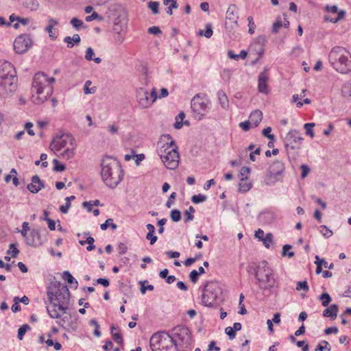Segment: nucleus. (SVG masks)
<instances>
[{"label": "nucleus", "instance_id": "nucleus-1", "mask_svg": "<svg viewBox=\"0 0 351 351\" xmlns=\"http://www.w3.org/2000/svg\"><path fill=\"white\" fill-rule=\"evenodd\" d=\"M47 295L51 306L47 307V312L51 318H60L62 313H66L70 300V291L66 285L60 282H52L48 288Z\"/></svg>", "mask_w": 351, "mask_h": 351}, {"label": "nucleus", "instance_id": "nucleus-2", "mask_svg": "<svg viewBox=\"0 0 351 351\" xmlns=\"http://www.w3.org/2000/svg\"><path fill=\"white\" fill-rule=\"evenodd\" d=\"M55 82V78L47 77L44 73L35 74L32 82V100L35 104L39 105L44 103L52 94L53 87L51 84Z\"/></svg>", "mask_w": 351, "mask_h": 351}, {"label": "nucleus", "instance_id": "nucleus-3", "mask_svg": "<svg viewBox=\"0 0 351 351\" xmlns=\"http://www.w3.org/2000/svg\"><path fill=\"white\" fill-rule=\"evenodd\" d=\"M101 175L104 182L110 188H115L122 180L123 171L119 162L106 156L101 162Z\"/></svg>", "mask_w": 351, "mask_h": 351}, {"label": "nucleus", "instance_id": "nucleus-4", "mask_svg": "<svg viewBox=\"0 0 351 351\" xmlns=\"http://www.w3.org/2000/svg\"><path fill=\"white\" fill-rule=\"evenodd\" d=\"M49 147L58 157L69 160L75 155L76 142L71 134H64L54 137Z\"/></svg>", "mask_w": 351, "mask_h": 351}, {"label": "nucleus", "instance_id": "nucleus-5", "mask_svg": "<svg viewBox=\"0 0 351 351\" xmlns=\"http://www.w3.org/2000/svg\"><path fill=\"white\" fill-rule=\"evenodd\" d=\"M254 276L259 289L265 293H271L276 280L274 271L267 261H263L257 265L254 269Z\"/></svg>", "mask_w": 351, "mask_h": 351}, {"label": "nucleus", "instance_id": "nucleus-6", "mask_svg": "<svg viewBox=\"0 0 351 351\" xmlns=\"http://www.w3.org/2000/svg\"><path fill=\"white\" fill-rule=\"evenodd\" d=\"M328 60L333 69L341 73L351 71V55L344 47H333L329 53Z\"/></svg>", "mask_w": 351, "mask_h": 351}, {"label": "nucleus", "instance_id": "nucleus-7", "mask_svg": "<svg viewBox=\"0 0 351 351\" xmlns=\"http://www.w3.org/2000/svg\"><path fill=\"white\" fill-rule=\"evenodd\" d=\"M150 347L153 351H179L174 338L164 332L155 333L152 336Z\"/></svg>", "mask_w": 351, "mask_h": 351}, {"label": "nucleus", "instance_id": "nucleus-8", "mask_svg": "<svg viewBox=\"0 0 351 351\" xmlns=\"http://www.w3.org/2000/svg\"><path fill=\"white\" fill-rule=\"evenodd\" d=\"M221 293V290L217 282H208L203 291L202 303L206 306H213Z\"/></svg>", "mask_w": 351, "mask_h": 351}, {"label": "nucleus", "instance_id": "nucleus-9", "mask_svg": "<svg viewBox=\"0 0 351 351\" xmlns=\"http://www.w3.org/2000/svg\"><path fill=\"white\" fill-rule=\"evenodd\" d=\"M177 343L178 348L188 347L192 343L191 332L185 326H177L172 330V336Z\"/></svg>", "mask_w": 351, "mask_h": 351}, {"label": "nucleus", "instance_id": "nucleus-10", "mask_svg": "<svg viewBox=\"0 0 351 351\" xmlns=\"http://www.w3.org/2000/svg\"><path fill=\"white\" fill-rule=\"evenodd\" d=\"M285 165L280 160L274 161L269 167L265 178V183L267 186L273 185L282 180L285 171Z\"/></svg>", "mask_w": 351, "mask_h": 351}, {"label": "nucleus", "instance_id": "nucleus-11", "mask_svg": "<svg viewBox=\"0 0 351 351\" xmlns=\"http://www.w3.org/2000/svg\"><path fill=\"white\" fill-rule=\"evenodd\" d=\"M191 108L195 117L198 120L202 119L208 109L207 99L196 95L191 100Z\"/></svg>", "mask_w": 351, "mask_h": 351}, {"label": "nucleus", "instance_id": "nucleus-12", "mask_svg": "<svg viewBox=\"0 0 351 351\" xmlns=\"http://www.w3.org/2000/svg\"><path fill=\"white\" fill-rule=\"evenodd\" d=\"M172 152L165 153V150H162L159 152L160 158L165 165V166L169 169H175L178 167L179 163V154L178 151H174L173 149H171Z\"/></svg>", "mask_w": 351, "mask_h": 351}, {"label": "nucleus", "instance_id": "nucleus-13", "mask_svg": "<svg viewBox=\"0 0 351 351\" xmlns=\"http://www.w3.org/2000/svg\"><path fill=\"white\" fill-rule=\"evenodd\" d=\"M32 43L30 35L21 34L15 39L14 49L17 53H23L32 46Z\"/></svg>", "mask_w": 351, "mask_h": 351}, {"label": "nucleus", "instance_id": "nucleus-14", "mask_svg": "<svg viewBox=\"0 0 351 351\" xmlns=\"http://www.w3.org/2000/svg\"><path fill=\"white\" fill-rule=\"evenodd\" d=\"M17 81L16 71L13 65L8 61H0V80Z\"/></svg>", "mask_w": 351, "mask_h": 351}, {"label": "nucleus", "instance_id": "nucleus-15", "mask_svg": "<svg viewBox=\"0 0 351 351\" xmlns=\"http://www.w3.org/2000/svg\"><path fill=\"white\" fill-rule=\"evenodd\" d=\"M158 145L160 147L158 149V154L162 150H165V153L172 152L171 149H173L174 151H178V147L175 143V141L173 140L172 137L168 134H162L160 136V141L158 143Z\"/></svg>", "mask_w": 351, "mask_h": 351}, {"label": "nucleus", "instance_id": "nucleus-16", "mask_svg": "<svg viewBox=\"0 0 351 351\" xmlns=\"http://www.w3.org/2000/svg\"><path fill=\"white\" fill-rule=\"evenodd\" d=\"M16 88V81L0 80V97L8 98L12 95Z\"/></svg>", "mask_w": 351, "mask_h": 351}, {"label": "nucleus", "instance_id": "nucleus-17", "mask_svg": "<svg viewBox=\"0 0 351 351\" xmlns=\"http://www.w3.org/2000/svg\"><path fill=\"white\" fill-rule=\"evenodd\" d=\"M64 313H62V315ZM65 315L62 317V316L59 318L60 319L57 321V323L64 328L71 329L72 330H75L77 328V319L75 316H72L71 314L64 313Z\"/></svg>", "mask_w": 351, "mask_h": 351}, {"label": "nucleus", "instance_id": "nucleus-18", "mask_svg": "<svg viewBox=\"0 0 351 351\" xmlns=\"http://www.w3.org/2000/svg\"><path fill=\"white\" fill-rule=\"evenodd\" d=\"M239 8L235 4H231L228 6L226 11V19L232 23L231 28L238 25Z\"/></svg>", "mask_w": 351, "mask_h": 351}, {"label": "nucleus", "instance_id": "nucleus-19", "mask_svg": "<svg viewBox=\"0 0 351 351\" xmlns=\"http://www.w3.org/2000/svg\"><path fill=\"white\" fill-rule=\"evenodd\" d=\"M303 140V138L302 137L299 131L296 130H291L288 134L286 135L285 141H287V143L285 145V148L287 152L289 153V149H293L294 146L293 145H289V142L290 143H297L298 141H301Z\"/></svg>", "mask_w": 351, "mask_h": 351}, {"label": "nucleus", "instance_id": "nucleus-20", "mask_svg": "<svg viewBox=\"0 0 351 351\" xmlns=\"http://www.w3.org/2000/svg\"><path fill=\"white\" fill-rule=\"evenodd\" d=\"M137 98L138 104L142 108H147L153 104V101L149 98L148 92L143 88L138 90Z\"/></svg>", "mask_w": 351, "mask_h": 351}, {"label": "nucleus", "instance_id": "nucleus-21", "mask_svg": "<svg viewBox=\"0 0 351 351\" xmlns=\"http://www.w3.org/2000/svg\"><path fill=\"white\" fill-rule=\"evenodd\" d=\"M45 188L44 182L37 175L33 176L31 178V182L27 184V189L32 193H37L41 189Z\"/></svg>", "mask_w": 351, "mask_h": 351}, {"label": "nucleus", "instance_id": "nucleus-22", "mask_svg": "<svg viewBox=\"0 0 351 351\" xmlns=\"http://www.w3.org/2000/svg\"><path fill=\"white\" fill-rule=\"evenodd\" d=\"M269 77L267 75V69H265L258 75V91L261 93L267 94L268 93V82Z\"/></svg>", "mask_w": 351, "mask_h": 351}, {"label": "nucleus", "instance_id": "nucleus-23", "mask_svg": "<svg viewBox=\"0 0 351 351\" xmlns=\"http://www.w3.org/2000/svg\"><path fill=\"white\" fill-rule=\"evenodd\" d=\"M26 243L29 245L36 246L40 243V236L36 230H32L26 238Z\"/></svg>", "mask_w": 351, "mask_h": 351}, {"label": "nucleus", "instance_id": "nucleus-24", "mask_svg": "<svg viewBox=\"0 0 351 351\" xmlns=\"http://www.w3.org/2000/svg\"><path fill=\"white\" fill-rule=\"evenodd\" d=\"M339 311V306L337 304H332L328 308L324 309L323 312V315L324 317H330L332 319H335L337 316V313Z\"/></svg>", "mask_w": 351, "mask_h": 351}, {"label": "nucleus", "instance_id": "nucleus-25", "mask_svg": "<svg viewBox=\"0 0 351 351\" xmlns=\"http://www.w3.org/2000/svg\"><path fill=\"white\" fill-rule=\"evenodd\" d=\"M263 119V113L259 110L253 111L250 115V121L252 125L256 127Z\"/></svg>", "mask_w": 351, "mask_h": 351}, {"label": "nucleus", "instance_id": "nucleus-26", "mask_svg": "<svg viewBox=\"0 0 351 351\" xmlns=\"http://www.w3.org/2000/svg\"><path fill=\"white\" fill-rule=\"evenodd\" d=\"M217 97L221 108L224 110H227L229 108V100L225 92L221 90H219Z\"/></svg>", "mask_w": 351, "mask_h": 351}, {"label": "nucleus", "instance_id": "nucleus-27", "mask_svg": "<svg viewBox=\"0 0 351 351\" xmlns=\"http://www.w3.org/2000/svg\"><path fill=\"white\" fill-rule=\"evenodd\" d=\"M80 37L79 34H75L72 37L66 36L64 38V42L66 43L67 47L72 48L75 44L77 45L80 43Z\"/></svg>", "mask_w": 351, "mask_h": 351}, {"label": "nucleus", "instance_id": "nucleus-28", "mask_svg": "<svg viewBox=\"0 0 351 351\" xmlns=\"http://www.w3.org/2000/svg\"><path fill=\"white\" fill-rule=\"evenodd\" d=\"M58 24V23L56 19H50L48 21V25L45 28V31L49 34V37L53 39H56L57 38L56 32L53 31V28Z\"/></svg>", "mask_w": 351, "mask_h": 351}, {"label": "nucleus", "instance_id": "nucleus-29", "mask_svg": "<svg viewBox=\"0 0 351 351\" xmlns=\"http://www.w3.org/2000/svg\"><path fill=\"white\" fill-rule=\"evenodd\" d=\"M345 11L341 10L338 12V14L336 16H332L330 14L325 15L324 21L335 23L342 19L345 16Z\"/></svg>", "mask_w": 351, "mask_h": 351}, {"label": "nucleus", "instance_id": "nucleus-30", "mask_svg": "<svg viewBox=\"0 0 351 351\" xmlns=\"http://www.w3.org/2000/svg\"><path fill=\"white\" fill-rule=\"evenodd\" d=\"M252 184L245 180L244 178H240V182L239 184V191L241 193H246L251 189Z\"/></svg>", "mask_w": 351, "mask_h": 351}, {"label": "nucleus", "instance_id": "nucleus-31", "mask_svg": "<svg viewBox=\"0 0 351 351\" xmlns=\"http://www.w3.org/2000/svg\"><path fill=\"white\" fill-rule=\"evenodd\" d=\"M163 4L167 6L166 12L168 14H172V10L178 8L177 0H163Z\"/></svg>", "mask_w": 351, "mask_h": 351}, {"label": "nucleus", "instance_id": "nucleus-32", "mask_svg": "<svg viewBox=\"0 0 351 351\" xmlns=\"http://www.w3.org/2000/svg\"><path fill=\"white\" fill-rule=\"evenodd\" d=\"M247 51L245 50L241 51L240 53L236 54L232 50L228 51V56L230 59L238 60L239 58L245 59L247 57Z\"/></svg>", "mask_w": 351, "mask_h": 351}, {"label": "nucleus", "instance_id": "nucleus-33", "mask_svg": "<svg viewBox=\"0 0 351 351\" xmlns=\"http://www.w3.org/2000/svg\"><path fill=\"white\" fill-rule=\"evenodd\" d=\"M111 334L113 339L119 344L123 343V339L121 334L119 332V330L114 326H111Z\"/></svg>", "mask_w": 351, "mask_h": 351}, {"label": "nucleus", "instance_id": "nucleus-34", "mask_svg": "<svg viewBox=\"0 0 351 351\" xmlns=\"http://www.w3.org/2000/svg\"><path fill=\"white\" fill-rule=\"evenodd\" d=\"M62 278L64 280H66L67 282L70 285L74 284V287L76 289L77 287V281L72 276V275L67 271H65L62 274Z\"/></svg>", "mask_w": 351, "mask_h": 351}, {"label": "nucleus", "instance_id": "nucleus-35", "mask_svg": "<svg viewBox=\"0 0 351 351\" xmlns=\"http://www.w3.org/2000/svg\"><path fill=\"white\" fill-rule=\"evenodd\" d=\"M24 5L32 11H36L38 9L39 3L36 0H29L24 3Z\"/></svg>", "mask_w": 351, "mask_h": 351}, {"label": "nucleus", "instance_id": "nucleus-36", "mask_svg": "<svg viewBox=\"0 0 351 351\" xmlns=\"http://www.w3.org/2000/svg\"><path fill=\"white\" fill-rule=\"evenodd\" d=\"M213 29H212V26L210 24H206V31L205 32H204L203 30L200 29L199 30L198 32V35L199 36H204L206 38H209L212 36L213 35Z\"/></svg>", "mask_w": 351, "mask_h": 351}, {"label": "nucleus", "instance_id": "nucleus-37", "mask_svg": "<svg viewBox=\"0 0 351 351\" xmlns=\"http://www.w3.org/2000/svg\"><path fill=\"white\" fill-rule=\"evenodd\" d=\"M319 300L322 302L324 306H328L331 302V297L328 293H323L319 297Z\"/></svg>", "mask_w": 351, "mask_h": 351}, {"label": "nucleus", "instance_id": "nucleus-38", "mask_svg": "<svg viewBox=\"0 0 351 351\" xmlns=\"http://www.w3.org/2000/svg\"><path fill=\"white\" fill-rule=\"evenodd\" d=\"M108 227H110L112 230L117 228V226L113 223L112 219H106L105 223H102L100 226L101 229L103 230H106Z\"/></svg>", "mask_w": 351, "mask_h": 351}, {"label": "nucleus", "instance_id": "nucleus-39", "mask_svg": "<svg viewBox=\"0 0 351 351\" xmlns=\"http://www.w3.org/2000/svg\"><path fill=\"white\" fill-rule=\"evenodd\" d=\"M314 123H308L304 125V128L306 130V134L310 136L311 138L314 137V132L313 128L315 127Z\"/></svg>", "mask_w": 351, "mask_h": 351}, {"label": "nucleus", "instance_id": "nucleus-40", "mask_svg": "<svg viewBox=\"0 0 351 351\" xmlns=\"http://www.w3.org/2000/svg\"><path fill=\"white\" fill-rule=\"evenodd\" d=\"M292 248V246L291 245H285L282 247V256H287L289 258H292L294 256L293 252H288V250H291Z\"/></svg>", "mask_w": 351, "mask_h": 351}, {"label": "nucleus", "instance_id": "nucleus-41", "mask_svg": "<svg viewBox=\"0 0 351 351\" xmlns=\"http://www.w3.org/2000/svg\"><path fill=\"white\" fill-rule=\"evenodd\" d=\"M30 329V326L27 324H24L21 326L18 330V338L19 340H22L24 335L26 332Z\"/></svg>", "mask_w": 351, "mask_h": 351}, {"label": "nucleus", "instance_id": "nucleus-42", "mask_svg": "<svg viewBox=\"0 0 351 351\" xmlns=\"http://www.w3.org/2000/svg\"><path fill=\"white\" fill-rule=\"evenodd\" d=\"M315 351H330V346L326 341H322L317 346Z\"/></svg>", "mask_w": 351, "mask_h": 351}, {"label": "nucleus", "instance_id": "nucleus-43", "mask_svg": "<svg viewBox=\"0 0 351 351\" xmlns=\"http://www.w3.org/2000/svg\"><path fill=\"white\" fill-rule=\"evenodd\" d=\"M195 212V210L192 206H189V209L184 212V215L186 216V218L185 219L186 222L192 221L193 219L194 216L193 213H194Z\"/></svg>", "mask_w": 351, "mask_h": 351}, {"label": "nucleus", "instance_id": "nucleus-44", "mask_svg": "<svg viewBox=\"0 0 351 351\" xmlns=\"http://www.w3.org/2000/svg\"><path fill=\"white\" fill-rule=\"evenodd\" d=\"M170 216H171L172 221H173L175 222H178V221H180V219H181V213L180 210H178L177 209L172 210L171 211Z\"/></svg>", "mask_w": 351, "mask_h": 351}, {"label": "nucleus", "instance_id": "nucleus-45", "mask_svg": "<svg viewBox=\"0 0 351 351\" xmlns=\"http://www.w3.org/2000/svg\"><path fill=\"white\" fill-rule=\"evenodd\" d=\"M264 244V245L268 248L270 245V244L272 243L273 241V235L271 233H267L266 234V235L265 236V237H263V238L261 240Z\"/></svg>", "mask_w": 351, "mask_h": 351}, {"label": "nucleus", "instance_id": "nucleus-46", "mask_svg": "<svg viewBox=\"0 0 351 351\" xmlns=\"http://www.w3.org/2000/svg\"><path fill=\"white\" fill-rule=\"evenodd\" d=\"M206 199H207V197L206 195H204L202 194H198V195H194L192 197L191 200L194 204H199V203L204 202Z\"/></svg>", "mask_w": 351, "mask_h": 351}, {"label": "nucleus", "instance_id": "nucleus-47", "mask_svg": "<svg viewBox=\"0 0 351 351\" xmlns=\"http://www.w3.org/2000/svg\"><path fill=\"white\" fill-rule=\"evenodd\" d=\"M315 260L316 261H318V263H319L325 268H328L329 269H332L334 268L333 263H330V265H328V263L326 261L325 259H320L318 255L315 256Z\"/></svg>", "mask_w": 351, "mask_h": 351}, {"label": "nucleus", "instance_id": "nucleus-48", "mask_svg": "<svg viewBox=\"0 0 351 351\" xmlns=\"http://www.w3.org/2000/svg\"><path fill=\"white\" fill-rule=\"evenodd\" d=\"M53 163L54 164V167H53L54 171L61 172L65 169V166L63 164L60 163L58 160L53 159Z\"/></svg>", "mask_w": 351, "mask_h": 351}, {"label": "nucleus", "instance_id": "nucleus-49", "mask_svg": "<svg viewBox=\"0 0 351 351\" xmlns=\"http://www.w3.org/2000/svg\"><path fill=\"white\" fill-rule=\"evenodd\" d=\"M159 3L157 1H150L148 3V8L152 11L154 14H156L159 12L158 10Z\"/></svg>", "mask_w": 351, "mask_h": 351}, {"label": "nucleus", "instance_id": "nucleus-50", "mask_svg": "<svg viewBox=\"0 0 351 351\" xmlns=\"http://www.w3.org/2000/svg\"><path fill=\"white\" fill-rule=\"evenodd\" d=\"M296 289L298 291L303 290L307 292L309 290V287L306 281H300L297 283Z\"/></svg>", "mask_w": 351, "mask_h": 351}, {"label": "nucleus", "instance_id": "nucleus-51", "mask_svg": "<svg viewBox=\"0 0 351 351\" xmlns=\"http://www.w3.org/2000/svg\"><path fill=\"white\" fill-rule=\"evenodd\" d=\"M7 253L10 254L13 258H16L19 254V250L16 248L15 244L12 243L10 245V250Z\"/></svg>", "mask_w": 351, "mask_h": 351}, {"label": "nucleus", "instance_id": "nucleus-52", "mask_svg": "<svg viewBox=\"0 0 351 351\" xmlns=\"http://www.w3.org/2000/svg\"><path fill=\"white\" fill-rule=\"evenodd\" d=\"M247 21H248V26H249V30L248 32L250 34H253L254 33V29L256 27V25L254 22L253 17L250 16L247 17Z\"/></svg>", "mask_w": 351, "mask_h": 351}, {"label": "nucleus", "instance_id": "nucleus-53", "mask_svg": "<svg viewBox=\"0 0 351 351\" xmlns=\"http://www.w3.org/2000/svg\"><path fill=\"white\" fill-rule=\"evenodd\" d=\"M71 24L75 27L76 29H79L84 24L83 21L77 18H73L71 20Z\"/></svg>", "mask_w": 351, "mask_h": 351}, {"label": "nucleus", "instance_id": "nucleus-54", "mask_svg": "<svg viewBox=\"0 0 351 351\" xmlns=\"http://www.w3.org/2000/svg\"><path fill=\"white\" fill-rule=\"evenodd\" d=\"M92 82L90 80H87L86 82H85V84H84V93L85 94H90V93H93L95 92V87H93L92 88H89V86L91 85Z\"/></svg>", "mask_w": 351, "mask_h": 351}, {"label": "nucleus", "instance_id": "nucleus-55", "mask_svg": "<svg viewBox=\"0 0 351 351\" xmlns=\"http://www.w3.org/2000/svg\"><path fill=\"white\" fill-rule=\"evenodd\" d=\"M271 132V127H267L266 128H265L263 132H262V134L267 137V138H269V140L271 141H274V134H270Z\"/></svg>", "mask_w": 351, "mask_h": 351}, {"label": "nucleus", "instance_id": "nucleus-56", "mask_svg": "<svg viewBox=\"0 0 351 351\" xmlns=\"http://www.w3.org/2000/svg\"><path fill=\"white\" fill-rule=\"evenodd\" d=\"M322 230H320V232L322 234L326 237L329 238L332 236V232L330 229H328L326 226H321Z\"/></svg>", "mask_w": 351, "mask_h": 351}, {"label": "nucleus", "instance_id": "nucleus-57", "mask_svg": "<svg viewBox=\"0 0 351 351\" xmlns=\"http://www.w3.org/2000/svg\"><path fill=\"white\" fill-rule=\"evenodd\" d=\"M300 169H301V171H302L301 178L302 179H304V178H305L308 176V174L309 173L311 169L308 167V166L306 165H302L300 166Z\"/></svg>", "mask_w": 351, "mask_h": 351}, {"label": "nucleus", "instance_id": "nucleus-58", "mask_svg": "<svg viewBox=\"0 0 351 351\" xmlns=\"http://www.w3.org/2000/svg\"><path fill=\"white\" fill-rule=\"evenodd\" d=\"M250 172V169L247 167H243L241 169L239 176L241 178H244L245 180H247L248 174Z\"/></svg>", "mask_w": 351, "mask_h": 351}, {"label": "nucleus", "instance_id": "nucleus-59", "mask_svg": "<svg viewBox=\"0 0 351 351\" xmlns=\"http://www.w3.org/2000/svg\"><path fill=\"white\" fill-rule=\"evenodd\" d=\"M98 19L99 21L103 20V17L99 16L97 12H93L91 15L87 16L86 17V21L88 22L92 21L93 20Z\"/></svg>", "mask_w": 351, "mask_h": 351}, {"label": "nucleus", "instance_id": "nucleus-60", "mask_svg": "<svg viewBox=\"0 0 351 351\" xmlns=\"http://www.w3.org/2000/svg\"><path fill=\"white\" fill-rule=\"evenodd\" d=\"M14 304L12 306L11 309L14 313H16L21 310V306L19 305V298L14 297Z\"/></svg>", "mask_w": 351, "mask_h": 351}, {"label": "nucleus", "instance_id": "nucleus-61", "mask_svg": "<svg viewBox=\"0 0 351 351\" xmlns=\"http://www.w3.org/2000/svg\"><path fill=\"white\" fill-rule=\"evenodd\" d=\"M282 27V22L281 20L278 19L275 23H274L272 25V32L277 33L278 32L280 27Z\"/></svg>", "mask_w": 351, "mask_h": 351}, {"label": "nucleus", "instance_id": "nucleus-62", "mask_svg": "<svg viewBox=\"0 0 351 351\" xmlns=\"http://www.w3.org/2000/svg\"><path fill=\"white\" fill-rule=\"evenodd\" d=\"M86 242L88 245L86 247V250L88 251H91L95 248V246L93 245L95 242V239L92 237H88L86 238Z\"/></svg>", "mask_w": 351, "mask_h": 351}, {"label": "nucleus", "instance_id": "nucleus-63", "mask_svg": "<svg viewBox=\"0 0 351 351\" xmlns=\"http://www.w3.org/2000/svg\"><path fill=\"white\" fill-rule=\"evenodd\" d=\"M94 54H95V53H94L93 49L91 47H88L86 51L85 59L88 61L92 60L93 58Z\"/></svg>", "mask_w": 351, "mask_h": 351}, {"label": "nucleus", "instance_id": "nucleus-64", "mask_svg": "<svg viewBox=\"0 0 351 351\" xmlns=\"http://www.w3.org/2000/svg\"><path fill=\"white\" fill-rule=\"evenodd\" d=\"M225 332L228 335L230 339H233L236 336V332L232 327H227L225 329Z\"/></svg>", "mask_w": 351, "mask_h": 351}]
</instances>
